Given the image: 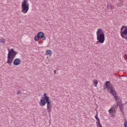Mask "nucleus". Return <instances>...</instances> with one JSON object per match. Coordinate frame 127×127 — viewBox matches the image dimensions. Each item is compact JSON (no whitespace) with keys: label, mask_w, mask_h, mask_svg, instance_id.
<instances>
[{"label":"nucleus","mask_w":127,"mask_h":127,"mask_svg":"<svg viewBox=\"0 0 127 127\" xmlns=\"http://www.w3.org/2000/svg\"><path fill=\"white\" fill-rule=\"evenodd\" d=\"M118 106L117 105H113L111 109L109 110V114L110 116H112V117L116 114V108H117Z\"/></svg>","instance_id":"8"},{"label":"nucleus","mask_w":127,"mask_h":127,"mask_svg":"<svg viewBox=\"0 0 127 127\" xmlns=\"http://www.w3.org/2000/svg\"><path fill=\"white\" fill-rule=\"evenodd\" d=\"M39 104L40 106L41 107L45 106L47 104V110L49 115V117H50V113L51 112V109H52V105L51 104V100H50V98L44 100V101H42L41 102H40Z\"/></svg>","instance_id":"4"},{"label":"nucleus","mask_w":127,"mask_h":127,"mask_svg":"<svg viewBox=\"0 0 127 127\" xmlns=\"http://www.w3.org/2000/svg\"><path fill=\"white\" fill-rule=\"evenodd\" d=\"M124 127H127V121H125L124 123Z\"/></svg>","instance_id":"15"},{"label":"nucleus","mask_w":127,"mask_h":127,"mask_svg":"<svg viewBox=\"0 0 127 127\" xmlns=\"http://www.w3.org/2000/svg\"><path fill=\"white\" fill-rule=\"evenodd\" d=\"M29 10V4L27 0H24L21 3V12L23 13H27Z\"/></svg>","instance_id":"5"},{"label":"nucleus","mask_w":127,"mask_h":127,"mask_svg":"<svg viewBox=\"0 0 127 127\" xmlns=\"http://www.w3.org/2000/svg\"><path fill=\"white\" fill-rule=\"evenodd\" d=\"M46 55H52V51L50 50H47L46 51Z\"/></svg>","instance_id":"11"},{"label":"nucleus","mask_w":127,"mask_h":127,"mask_svg":"<svg viewBox=\"0 0 127 127\" xmlns=\"http://www.w3.org/2000/svg\"><path fill=\"white\" fill-rule=\"evenodd\" d=\"M7 50L8 52L7 55V63L9 65H11L12 62L14 59V57L16 56V55L18 53L17 52L14 51V49H11L10 50H9V49H8Z\"/></svg>","instance_id":"2"},{"label":"nucleus","mask_w":127,"mask_h":127,"mask_svg":"<svg viewBox=\"0 0 127 127\" xmlns=\"http://www.w3.org/2000/svg\"><path fill=\"white\" fill-rule=\"evenodd\" d=\"M54 74H56V70H54Z\"/></svg>","instance_id":"23"},{"label":"nucleus","mask_w":127,"mask_h":127,"mask_svg":"<svg viewBox=\"0 0 127 127\" xmlns=\"http://www.w3.org/2000/svg\"><path fill=\"white\" fill-rule=\"evenodd\" d=\"M17 95H20V94H21V91L18 90V91L17 92Z\"/></svg>","instance_id":"17"},{"label":"nucleus","mask_w":127,"mask_h":127,"mask_svg":"<svg viewBox=\"0 0 127 127\" xmlns=\"http://www.w3.org/2000/svg\"><path fill=\"white\" fill-rule=\"evenodd\" d=\"M96 34L97 42L99 43H104L105 42V33L103 30L101 28L98 29Z\"/></svg>","instance_id":"3"},{"label":"nucleus","mask_w":127,"mask_h":127,"mask_svg":"<svg viewBox=\"0 0 127 127\" xmlns=\"http://www.w3.org/2000/svg\"><path fill=\"white\" fill-rule=\"evenodd\" d=\"M21 62V61L19 59L17 58L14 60L13 62V64L15 66H18V65L20 64Z\"/></svg>","instance_id":"9"},{"label":"nucleus","mask_w":127,"mask_h":127,"mask_svg":"<svg viewBox=\"0 0 127 127\" xmlns=\"http://www.w3.org/2000/svg\"><path fill=\"white\" fill-rule=\"evenodd\" d=\"M49 99H50L49 96H47V95H46V93H44V97H43V98L40 100V102H43L44 101H46V100H48Z\"/></svg>","instance_id":"10"},{"label":"nucleus","mask_w":127,"mask_h":127,"mask_svg":"<svg viewBox=\"0 0 127 127\" xmlns=\"http://www.w3.org/2000/svg\"><path fill=\"white\" fill-rule=\"evenodd\" d=\"M105 86H106V88L107 89V90L109 91L110 94L113 95L114 97V99H115L116 101H118V100H119V101L117 102V105L120 106L119 108L121 112H123L124 107L123 106V103H122L123 101L119 99L118 96L116 95H117V92L115 90V87H114L113 84L111 83V82L110 81H106Z\"/></svg>","instance_id":"1"},{"label":"nucleus","mask_w":127,"mask_h":127,"mask_svg":"<svg viewBox=\"0 0 127 127\" xmlns=\"http://www.w3.org/2000/svg\"><path fill=\"white\" fill-rule=\"evenodd\" d=\"M0 43H2L3 44H4V43H5V40L3 39H1L0 40Z\"/></svg>","instance_id":"13"},{"label":"nucleus","mask_w":127,"mask_h":127,"mask_svg":"<svg viewBox=\"0 0 127 127\" xmlns=\"http://www.w3.org/2000/svg\"><path fill=\"white\" fill-rule=\"evenodd\" d=\"M95 118L96 121H97L99 119V117H98V115H95Z\"/></svg>","instance_id":"16"},{"label":"nucleus","mask_w":127,"mask_h":127,"mask_svg":"<svg viewBox=\"0 0 127 127\" xmlns=\"http://www.w3.org/2000/svg\"><path fill=\"white\" fill-rule=\"evenodd\" d=\"M122 38H124V39H125V40H126V41H127V35H125V36H123L122 37H121Z\"/></svg>","instance_id":"14"},{"label":"nucleus","mask_w":127,"mask_h":127,"mask_svg":"<svg viewBox=\"0 0 127 127\" xmlns=\"http://www.w3.org/2000/svg\"><path fill=\"white\" fill-rule=\"evenodd\" d=\"M110 9L112 10V9H113V7H112V6L110 7Z\"/></svg>","instance_id":"22"},{"label":"nucleus","mask_w":127,"mask_h":127,"mask_svg":"<svg viewBox=\"0 0 127 127\" xmlns=\"http://www.w3.org/2000/svg\"><path fill=\"white\" fill-rule=\"evenodd\" d=\"M124 58H125V59H127V55H125Z\"/></svg>","instance_id":"20"},{"label":"nucleus","mask_w":127,"mask_h":127,"mask_svg":"<svg viewBox=\"0 0 127 127\" xmlns=\"http://www.w3.org/2000/svg\"><path fill=\"white\" fill-rule=\"evenodd\" d=\"M121 36H126L127 35V26H123L121 28Z\"/></svg>","instance_id":"7"},{"label":"nucleus","mask_w":127,"mask_h":127,"mask_svg":"<svg viewBox=\"0 0 127 127\" xmlns=\"http://www.w3.org/2000/svg\"><path fill=\"white\" fill-rule=\"evenodd\" d=\"M97 127H103L102 126V125H101V123H100L99 124H97Z\"/></svg>","instance_id":"19"},{"label":"nucleus","mask_w":127,"mask_h":127,"mask_svg":"<svg viewBox=\"0 0 127 127\" xmlns=\"http://www.w3.org/2000/svg\"><path fill=\"white\" fill-rule=\"evenodd\" d=\"M99 124H101L100 122V119H98L97 120V125H99Z\"/></svg>","instance_id":"18"},{"label":"nucleus","mask_w":127,"mask_h":127,"mask_svg":"<svg viewBox=\"0 0 127 127\" xmlns=\"http://www.w3.org/2000/svg\"><path fill=\"white\" fill-rule=\"evenodd\" d=\"M112 5L111 4H108L107 5V7H110Z\"/></svg>","instance_id":"21"},{"label":"nucleus","mask_w":127,"mask_h":127,"mask_svg":"<svg viewBox=\"0 0 127 127\" xmlns=\"http://www.w3.org/2000/svg\"><path fill=\"white\" fill-rule=\"evenodd\" d=\"M93 84H94L95 87H97V85H98V80L94 79L93 80Z\"/></svg>","instance_id":"12"},{"label":"nucleus","mask_w":127,"mask_h":127,"mask_svg":"<svg viewBox=\"0 0 127 127\" xmlns=\"http://www.w3.org/2000/svg\"><path fill=\"white\" fill-rule=\"evenodd\" d=\"M34 39L35 41H38L39 39H42V40L44 41L46 40V37L45 36L44 33L43 32H39L37 35L34 37Z\"/></svg>","instance_id":"6"}]
</instances>
